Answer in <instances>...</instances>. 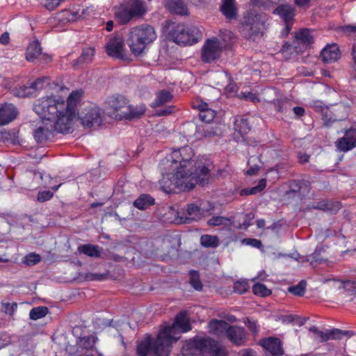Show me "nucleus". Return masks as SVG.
Returning a JSON list of instances; mask_svg holds the SVG:
<instances>
[{
  "label": "nucleus",
  "instance_id": "6e6552de",
  "mask_svg": "<svg viewBox=\"0 0 356 356\" xmlns=\"http://www.w3.org/2000/svg\"><path fill=\"white\" fill-rule=\"evenodd\" d=\"M146 8L142 0H128L120 4L115 12L116 17L122 22H129L131 19H139L145 14Z\"/></svg>",
  "mask_w": 356,
  "mask_h": 356
},
{
  "label": "nucleus",
  "instance_id": "5701e85b",
  "mask_svg": "<svg viewBox=\"0 0 356 356\" xmlns=\"http://www.w3.org/2000/svg\"><path fill=\"white\" fill-rule=\"evenodd\" d=\"M273 13L278 15L284 22H290L296 15L295 7L288 3H279Z\"/></svg>",
  "mask_w": 356,
  "mask_h": 356
},
{
  "label": "nucleus",
  "instance_id": "de8ad7c7",
  "mask_svg": "<svg viewBox=\"0 0 356 356\" xmlns=\"http://www.w3.org/2000/svg\"><path fill=\"white\" fill-rule=\"evenodd\" d=\"M332 29H334L337 33L345 35H350L351 34H356V26H352L350 24L345 26H338L334 27V25L331 27Z\"/></svg>",
  "mask_w": 356,
  "mask_h": 356
},
{
  "label": "nucleus",
  "instance_id": "052dcab7",
  "mask_svg": "<svg viewBox=\"0 0 356 356\" xmlns=\"http://www.w3.org/2000/svg\"><path fill=\"white\" fill-rule=\"evenodd\" d=\"M40 261V255L32 253L26 257L25 262L28 265H35L38 264Z\"/></svg>",
  "mask_w": 356,
  "mask_h": 356
},
{
  "label": "nucleus",
  "instance_id": "2eb2a0df",
  "mask_svg": "<svg viewBox=\"0 0 356 356\" xmlns=\"http://www.w3.org/2000/svg\"><path fill=\"white\" fill-rule=\"evenodd\" d=\"M264 24H241L239 31L247 40L257 41L264 34Z\"/></svg>",
  "mask_w": 356,
  "mask_h": 356
},
{
  "label": "nucleus",
  "instance_id": "58836bf2",
  "mask_svg": "<svg viewBox=\"0 0 356 356\" xmlns=\"http://www.w3.org/2000/svg\"><path fill=\"white\" fill-rule=\"evenodd\" d=\"M325 252V248L323 245L317 246L312 254L309 256L311 264H319L325 262L327 259L322 255Z\"/></svg>",
  "mask_w": 356,
  "mask_h": 356
},
{
  "label": "nucleus",
  "instance_id": "4be33fe9",
  "mask_svg": "<svg viewBox=\"0 0 356 356\" xmlns=\"http://www.w3.org/2000/svg\"><path fill=\"white\" fill-rule=\"evenodd\" d=\"M17 110L12 104H0V126L14 120L17 115Z\"/></svg>",
  "mask_w": 356,
  "mask_h": 356
},
{
  "label": "nucleus",
  "instance_id": "4d7b16f0",
  "mask_svg": "<svg viewBox=\"0 0 356 356\" xmlns=\"http://www.w3.org/2000/svg\"><path fill=\"white\" fill-rule=\"evenodd\" d=\"M53 196V192L50 191H42L38 193L37 200L40 202H44L51 199Z\"/></svg>",
  "mask_w": 356,
  "mask_h": 356
},
{
  "label": "nucleus",
  "instance_id": "c85d7f7f",
  "mask_svg": "<svg viewBox=\"0 0 356 356\" xmlns=\"http://www.w3.org/2000/svg\"><path fill=\"white\" fill-rule=\"evenodd\" d=\"M229 325L225 321L216 318L211 319L208 324L209 332L217 336H220L222 334H227Z\"/></svg>",
  "mask_w": 356,
  "mask_h": 356
},
{
  "label": "nucleus",
  "instance_id": "8fccbe9b",
  "mask_svg": "<svg viewBox=\"0 0 356 356\" xmlns=\"http://www.w3.org/2000/svg\"><path fill=\"white\" fill-rule=\"evenodd\" d=\"M307 319L305 318H301L296 315H287L284 319V321L287 323H294L300 327L302 326L305 323Z\"/></svg>",
  "mask_w": 356,
  "mask_h": 356
},
{
  "label": "nucleus",
  "instance_id": "79ce46f5",
  "mask_svg": "<svg viewBox=\"0 0 356 356\" xmlns=\"http://www.w3.org/2000/svg\"><path fill=\"white\" fill-rule=\"evenodd\" d=\"M77 14L78 11L63 10L58 15V22H76V15Z\"/></svg>",
  "mask_w": 356,
  "mask_h": 356
},
{
  "label": "nucleus",
  "instance_id": "a19ab883",
  "mask_svg": "<svg viewBox=\"0 0 356 356\" xmlns=\"http://www.w3.org/2000/svg\"><path fill=\"white\" fill-rule=\"evenodd\" d=\"M200 244L205 248H216L219 245V238L217 236L204 234L200 237Z\"/></svg>",
  "mask_w": 356,
  "mask_h": 356
},
{
  "label": "nucleus",
  "instance_id": "c03bdc74",
  "mask_svg": "<svg viewBox=\"0 0 356 356\" xmlns=\"http://www.w3.org/2000/svg\"><path fill=\"white\" fill-rule=\"evenodd\" d=\"M49 312V309L45 306L33 307L29 312L31 320H38L44 317Z\"/></svg>",
  "mask_w": 356,
  "mask_h": 356
},
{
  "label": "nucleus",
  "instance_id": "412c9836",
  "mask_svg": "<svg viewBox=\"0 0 356 356\" xmlns=\"http://www.w3.org/2000/svg\"><path fill=\"white\" fill-rule=\"evenodd\" d=\"M259 344L273 355L282 356L283 355L281 341L278 338H264L260 340Z\"/></svg>",
  "mask_w": 356,
  "mask_h": 356
},
{
  "label": "nucleus",
  "instance_id": "338daca9",
  "mask_svg": "<svg viewBox=\"0 0 356 356\" xmlns=\"http://www.w3.org/2000/svg\"><path fill=\"white\" fill-rule=\"evenodd\" d=\"M175 111V106H168L164 108H161L156 111V115L158 116H166L172 113Z\"/></svg>",
  "mask_w": 356,
  "mask_h": 356
},
{
  "label": "nucleus",
  "instance_id": "a878e982",
  "mask_svg": "<svg viewBox=\"0 0 356 356\" xmlns=\"http://www.w3.org/2000/svg\"><path fill=\"white\" fill-rule=\"evenodd\" d=\"M220 10L226 19L229 20L236 19L238 8L236 0H222Z\"/></svg>",
  "mask_w": 356,
  "mask_h": 356
},
{
  "label": "nucleus",
  "instance_id": "f3484780",
  "mask_svg": "<svg viewBox=\"0 0 356 356\" xmlns=\"http://www.w3.org/2000/svg\"><path fill=\"white\" fill-rule=\"evenodd\" d=\"M293 43L297 44L303 51L307 49L314 43L312 30L303 28L296 31Z\"/></svg>",
  "mask_w": 356,
  "mask_h": 356
},
{
  "label": "nucleus",
  "instance_id": "e2e57ef3",
  "mask_svg": "<svg viewBox=\"0 0 356 356\" xmlns=\"http://www.w3.org/2000/svg\"><path fill=\"white\" fill-rule=\"evenodd\" d=\"M243 243L257 248H260L262 246L261 241L257 238H244Z\"/></svg>",
  "mask_w": 356,
  "mask_h": 356
},
{
  "label": "nucleus",
  "instance_id": "b1692460",
  "mask_svg": "<svg viewBox=\"0 0 356 356\" xmlns=\"http://www.w3.org/2000/svg\"><path fill=\"white\" fill-rule=\"evenodd\" d=\"M252 118L248 115H237L234 120L235 131L242 136L248 134L252 129Z\"/></svg>",
  "mask_w": 356,
  "mask_h": 356
},
{
  "label": "nucleus",
  "instance_id": "ddd939ff",
  "mask_svg": "<svg viewBox=\"0 0 356 356\" xmlns=\"http://www.w3.org/2000/svg\"><path fill=\"white\" fill-rule=\"evenodd\" d=\"M106 52L107 54L114 58H118L123 61L130 62L132 60L124 49V42L119 38H112L106 44Z\"/></svg>",
  "mask_w": 356,
  "mask_h": 356
},
{
  "label": "nucleus",
  "instance_id": "473e14b6",
  "mask_svg": "<svg viewBox=\"0 0 356 356\" xmlns=\"http://www.w3.org/2000/svg\"><path fill=\"white\" fill-rule=\"evenodd\" d=\"M173 99L172 94L168 90L163 89L156 93L155 100L152 103V108H157L170 102Z\"/></svg>",
  "mask_w": 356,
  "mask_h": 356
},
{
  "label": "nucleus",
  "instance_id": "9d476101",
  "mask_svg": "<svg viewBox=\"0 0 356 356\" xmlns=\"http://www.w3.org/2000/svg\"><path fill=\"white\" fill-rule=\"evenodd\" d=\"M209 337H195L187 341L183 346L181 354L183 356H201L206 354Z\"/></svg>",
  "mask_w": 356,
  "mask_h": 356
},
{
  "label": "nucleus",
  "instance_id": "13d9d810",
  "mask_svg": "<svg viewBox=\"0 0 356 356\" xmlns=\"http://www.w3.org/2000/svg\"><path fill=\"white\" fill-rule=\"evenodd\" d=\"M225 220L228 219L223 216H213L208 220L207 224L210 226H219L222 225Z\"/></svg>",
  "mask_w": 356,
  "mask_h": 356
},
{
  "label": "nucleus",
  "instance_id": "774afa93",
  "mask_svg": "<svg viewBox=\"0 0 356 356\" xmlns=\"http://www.w3.org/2000/svg\"><path fill=\"white\" fill-rule=\"evenodd\" d=\"M344 287L348 291L352 292L356 295V281L347 280L344 282Z\"/></svg>",
  "mask_w": 356,
  "mask_h": 356
},
{
  "label": "nucleus",
  "instance_id": "9b49d317",
  "mask_svg": "<svg viewBox=\"0 0 356 356\" xmlns=\"http://www.w3.org/2000/svg\"><path fill=\"white\" fill-rule=\"evenodd\" d=\"M81 123L85 127L99 126L102 122L100 109L95 106H89L77 113Z\"/></svg>",
  "mask_w": 356,
  "mask_h": 356
},
{
  "label": "nucleus",
  "instance_id": "680f3d73",
  "mask_svg": "<svg viewBox=\"0 0 356 356\" xmlns=\"http://www.w3.org/2000/svg\"><path fill=\"white\" fill-rule=\"evenodd\" d=\"M89 9H83L81 13H79L78 12L77 15H76V22L77 21H89L91 18L89 16Z\"/></svg>",
  "mask_w": 356,
  "mask_h": 356
},
{
  "label": "nucleus",
  "instance_id": "603ef678",
  "mask_svg": "<svg viewBox=\"0 0 356 356\" xmlns=\"http://www.w3.org/2000/svg\"><path fill=\"white\" fill-rule=\"evenodd\" d=\"M250 288L247 281H236L234 283V291L243 294L245 293Z\"/></svg>",
  "mask_w": 356,
  "mask_h": 356
},
{
  "label": "nucleus",
  "instance_id": "49530a36",
  "mask_svg": "<svg viewBox=\"0 0 356 356\" xmlns=\"http://www.w3.org/2000/svg\"><path fill=\"white\" fill-rule=\"evenodd\" d=\"M252 292L254 295L264 298L268 297L272 293V291L261 283L254 284L252 286Z\"/></svg>",
  "mask_w": 356,
  "mask_h": 356
},
{
  "label": "nucleus",
  "instance_id": "f257e3e1",
  "mask_svg": "<svg viewBox=\"0 0 356 356\" xmlns=\"http://www.w3.org/2000/svg\"><path fill=\"white\" fill-rule=\"evenodd\" d=\"M167 161L175 172L163 175L159 181L161 188L166 193H178L193 189L196 184L205 186L209 181L213 161L206 156L197 160L184 159L180 149L174 151Z\"/></svg>",
  "mask_w": 356,
  "mask_h": 356
},
{
  "label": "nucleus",
  "instance_id": "72a5a7b5",
  "mask_svg": "<svg viewBox=\"0 0 356 356\" xmlns=\"http://www.w3.org/2000/svg\"><path fill=\"white\" fill-rule=\"evenodd\" d=\"M271 104L274 105L277 113H286L291 109L292 102L287 97H280L273 99Z\"/></svg>",
  "mask_w": 356,
  "mask_h": 356
},
{
  "label": "nucleus",
  "instance_id": "7ed1b4c3",
  "mask_svg": "<svg viewBox=\"0 0 356 356\" xmlns=\"http://www.w3.org/2000/svg\"><path fill=\"white\" fill-rule=\"evenodd\" d=\"M191 328L187 312L181 311L177 314L172 325L165 327L157 335L155 346L157 356H168L172 344L180 339L181 333Z\"/></svg>",
  "mask_w": 356,
  "mask_h": 356
},
{
  "label": "nucleus",
  "instance_id": "864d4df0",
  "mask_svg": "<svg viewBox=\"0 0 356 356\" xmlns=\"http://www.w3.org/2000/svg\"><path fill=\"white\" fill-rule=\"evenodd\" d=\"M47 77H40L30 83L33 93H35L37 90L42 89L44 88V83L47 81Z\"/></svg>",
  "mask_w": 356,
  "mask_h": 356
},
{
  "label": "nucleus",
  "instance_id": "393cba45",
  "mask_svg": "<svg viewBox=\"0 0 356 356\" xmlns=\"http://www.w3.org/2000/svg\"><path fill=\"white\" fill-rule=\"evenodd\" d=\"M156 339L154 341L151 336H147L144 341H140L136 348L138 356H147L149 353H152L153 356H157L155 351Z\"/></svg>",
  "mask_w": 356,
  "mask_h": 356
},
{
  "label": "nucleus",
  "instance_id": "69168bd1",
  "mask_svg": "<svg viewBox=\"0 0 356 356\" xmlns=\"http://www.w3.org/2000/svg\"><path fill=\"white\" fill-rule=\"evenodd\" d=\"M254 217L255 215L254 213L253 212H250L247 213L245 216V220L241 227L243 229H247L248 227H249L252 225L251 221L254 218Z\"/></svg>",
  "mask_w": 356,
  "mask_h": 356
},
{
  "label": "nucleus",
  "instance_id": "39448f33",
  "mask_svg": "<svg viewBox=\"0 0 356 356\" xmlns=\"http://www.w3.org/2000/svg\"><path fill=\"white\" fill-rule=\"evenodd\" d=\"M164 30L168 31V38L184 46L197 44L202 38V32L197 26L190 24H165Z\"/></svg>",
  "mask_w": 356,
  "mask_h": 356
},
{
  "label": "nucleus",
  "instance_id": "a18cd8bd",
  "mask_svg": "<svg viewBox=\"0 0 356 356\" xmlns=\"http://www.w3.org/2000/svg\"><path fill=\"white\" fill-rule=\"evenodd\" d=\"M306 286L307 282L302 280L298 284L289 286L288 291L295 296L302 297L305 293Z\"/></svg>",
  "mask_w": 356,
  "mask_h": 356
},
{
  "label": "nucleus",
  "instance_id": "bf43d9fd",
  "mask_svg": "<svg viewBox=\"0 0 356 356\" xmlns=\"http://www.w3.org/2000/svg\"><path fill=\"white\" fill-rule=\"evenodd\" d=\"M245 324L250 330V331L252 333L253 335H257L258 334L259 330L257 322L255 321H252L250 318H247L245 321Z\"/></svg>",
  "mask_w": 356,
  "mask_h": 356
},
{
  "label": "nucleus",
  "instance_id": "f8f14e48",
  "mask_svg": "<svg viewBox=\"0 0 356 356\" xmlns=\"http://www.w3.org/2000/svg\"><path fill=\"white\" fill-rule=\"evenodd\" d=\"M40 43L38 40L31 42L26 50V59L29 62L38 60L44 63H49L52 60L51 56L42 52Z\"/></svg>",
  "mask_w": 356,
  "mask_h": 356
},
{
  "label": "nucleus",
  "instance_id": "6e6d98bb",
  "mask_svg": "<svg viewBox=\"0 0 356 356\" xmlns=\"http://www.w3.org/2000/svg\"><path fill=\"white\" fill-rule=\"evenodd\" d=\"M2 310L10 316H13L14 312L16 311L17 308V304L16 302H13L12 304L9 302H2Z\"/></svg>",
  "mask_w": 356,
  "mask_h": 356
},
{
  "label": "nucleus",
  "instance_id": "f03ea898",
  "mask_svg": "<svg viewBox=\"0 0 356 356\" xmlns=\"http://www.w3.org/2000/svg\"><path fill=\"white\" fill-rule=\"evenodd\" d=\"M82 94L81 90L72 91L66 103L59 96H47L35 102L33 110L46 122H54L62 118L63 124L72 126Z\"/></svg>",
  "mask_w": 356,
  "mask_h": 356
},
{
  "label": "nucleus",
  "instance_id": "2f4dec72",
  "mask_svg": "<svg viewBox=\"0 0 356 356\" xmlns=\"http://www.w3.org/2000/svg\"><path fill=\"white\" fill-rule=\"evenodd\" d=\"M168 7L172 13L181 16L188 15V8L182 0H169Z\"/></svg>",
  "mask_w": 356,
  "mask_h": 356
},
{
  "label": "nucleus",
  "instance_id": "3c124183",
  "mask_svg": "<svg viewBox=\"0 0 356 356\" xmlns=\"http://www.w3.org/2000/svg\"><path fill=\"white\" fill-rule=\"evenodd\" d=\"M309 331L318 335L320 338L321 342H325L330 340V330L326 332L320 331L316 326H312L309 328Z\"/></svg>",
  "mask_w": 356,
  "mask_h": 356
},
{
  "label": "nucleus",
  "instance_id": "dca6fc26",
  "mask_svg": "<svg viewBox=\"0 0 356 356\" xmlns=\"http://www.w3.org/2000/svg\"><path fill=\"white\" fill-rule=\"evenodd\" d=\"M337 149L343 152H348L356 147V127H350L345 131L343 137L336 142Z\"/></svg>",
  "mask_w": 356,
  "mask_h": 356
},
{
  "label": "nucleus",
  "instance_id": "aec40b11",
  "mask_svg": "<svg viewBox=\"0 0 356 356\" xmlns=\"http://www.w3.org/2000/svg\"><path fill=\"white\" fill-rule=\"evenodd\" d=\"M193 107L200 111L198 114L200 120L206 123H211L216 115V111L208 108L207 103L202 100H197L193 102Z\"/></svg>",
  "mask_w": 356,
  "mask_h": 356
},
{
  "label": "nucleus",
  "instance_id": "bb28decb",
  "mask_svg": "<svg viewBox=\"0 0 356 356\" xmlns=\"http://www.w3.org/2000/svg\"><path fill=\"white\" fill-rule=\"evenodd\" d=\"M95 49L92 47H86L82 49L80 56L72 62L74 69L81 67L85 64L91 63L93 60Z\"/></svg>",
  "mask_w": 356,
  "mask_h": 356
},
{
  "label": "nucleus",
  "instance_id": "6ab92c4d",
  "mask_svg": "<svg viewBox=\"0 0 356 356\" xmlns=\"http://www.w3.org/2000/svg\"><path fill=\"white\" fill-rule=\"evenodd\" d=\"M226 336L233 344L238 346L244 345L246 341V332L243 327L230 325Z\"/></svg>",
  "mask_w": 356,
  "mask_h": 356
},
{
  "label": "nucleus",
  "instance_id": "09e8293b",
  "mask_svg": "<svg viewBox=\"0 0 356 356\" xmlns=\"http://www.w3.org/2000/svg\"><path fill=\"white\" fill-rule=\"evenodd\" d=\"M186 213L188 217L183 222L184 223L188 222V220L191 219V216H197L200 213V208L196 204H188L186 207Z\"/></svg>",
  "mask_w": 356,
  "mask_h": 356
},
{
  "label": "nucleus",
  "instance_id": "cd10ccee",
  "mask_svg": "<svg viewBox=\"0 0 356 356\" xmlns=\"http://www.w3.org/2000/svg\"><path fill=\"white\" fill-rule=\"evenodd\" d=\"M78 251L90 257L106 259V254L102 253V248L97 245L84 244L78 247Z\"/></svg>",
  "mask_w": 356,
  "mask_h": 356
},
{
  "label": "nucleus",
  "instance_id": "5fc2aeb1",
  "mask_svg": "<svg viewBox=\"0 0 356 356\" xmlns=\"http://www.w3.org/2000/svg\"><path fill=\"white\" fill-rule=\"evenodd\" d=\"M326 211L331 213H336L341 207V204L339 202L325 201Z\"/></svg>",
  "mask_w": 356,
  "mask_h": 356
},
{
  "label": "nucleus",
  "instance_id": "c9c22d12",
  "mask_svg": "<svg viewBox=\"0 0 356 356\" xmlns=\"http://www.w3.org/2000/svg\"><path fill=\"white\" fill-rule=\"evenodd\" d=\"M266 186V179H261L259 181L256 186L252 188H245L241 190L239 194L241 196H247L250 195H255L261 192Z\"/></svg>",
  "mask_w": 356,
  "mask_h": 356
},
{
  "label": "nucleus",
  "instance_id": "1a4fd4ad",
  "mask_svg": "<svg viewBox=\"0 0 356 356\" xmlns=\"http://www.w3.org/2000/svg\"><path fill=\"white\" fill-rule=\"evenodd\" d=\"M224 50V44L220 40L212 36L205 40L200 50V59L205 64L216 63L221 58Z\"/></svg>",
  "mask_w": 356,
  "mask_h": 356
},
{
  "label": "nucleus",
  "instance_id": "ea45409f",
  "mask_svg": "<svg viewBox=\"0 0 356 356\" xmlns=\"http://www.w3.org/2000/svg\"><path fill=\"white\" fill-rule=\"evenodd\" d=\"M12 93L15 96L22 98L29 97L34 94L30 83L13 88L12 90Z\"/></svg>",
  "mask_w": 356,
  "mask_h": 356
},
{
  "label": "nucleus",
  "instance_id": "0eeeda50",
  "mask_svg": "<svg viewBox=\"0 0 356 356\" xmlns=\"http://www.w3.org/2000/svg\"><path fill=\"white\" fill-rule=\"evenodd\" d=\"M63 120L61 118L54 122H46L42 120L41 125L33 131V138L37 143L42 144L51 140L54 137L55 132L70 133L72 126L63 124Z\"/></svg>",
  "mask_w": 356,
  "mask_h": 356
},
{
  "label": "nucleus",
  "instance_id": "0e129e2a",
  "mask_svg": "<svg viewBox=\"0 0 356 356\" xmlns=\"http://www.w3.org/2000/svg\"><path fill=\"white\" fill-rule=\"evenodd\" d=\"M342 330L332 328L330 330V339L333 340H340L343 338Z\"/></svg>",
  "mask_w": 356,
  "mask_h": 356
},
{
  "label": "nucleus",
  "instance_id": "423d86ee",
  "mask_svg": "<svg viewBox=\"0 0 356 356\" xmlns=\"http://www.w3.org/2000/svg\"><path fill=\"white\" fill-rule=\"evenodd\" d=\"M107 109H110L111 115L121 120L122 119L131 120L140 118L145 113V110L141 109L138 113H134L131 106L129 105L128 100L122 95L110 97L106 102Z\"/></svg>",
  "mask_w": 356,
  "mask_h": 356
},
{
  "label": "nucleus",
  "instance_id": "7c9ffc66",
  "mask_svg": "<svg viewBox=\"0 0 356 356\" xmlns=\"http://www.w3.org/2000/svg\"><path fill=\"white\" fill-rule=\"evenodd\" d=\"M304 51L297 44L285 42L281 49V53L285 60L293 59Z\"/></svg>",
  "mask_w": 356,
  "mask_h": 356
},
{
  "label": "nucleus",
  "instance_id": "f704fd0d",
  "mask_svg": "<svg viewBox=\"0 0 356 356\" xmlns=\"http://www.w3.org/2000/svg\"><path fill=\"white\" fill-rule=\"evenodd\" d=\"M206 354H209L210 356H227L225 351L218 342L211 338H209Z\"/></svg>",
  "mask_w": 356,
  "mask_h": 356
},
{
  "label": "nucleus",
  "instance_id": "c756f323",
  "mask_svg": "<svg viewBox=\"0 0 356 356\" xmlns=\"http://www.w3.org/2000/svg\"><path fill=\"white\" fill-rule=\"evenodd\" d=\"M156 204L155 199L148 193L140 194L134 202V207L139 210H146Z\"/></svg>",
  "mask_w": 356,
  "mask_h": 356
},
{
  "label": "nucleus",
  "instance_id": "37998d69",
  "mask_svg": "<svg viewBox=\"0 0 356 356\" xmlns=\"http://www.w3.org/2000/svg\"><path fill=\"white\" fill-rule=\"evenodd\" d=\"M189 283L196 291H202L203 285L200 280V273L197 270H191L189 271Z\"/></svg>",
  "mask_w": 356,
  "mask_h": 356
},
{
  "label": "nucleus",
  "instance_id": "a211bd4d",
  "mask_svg": "<svg viewBox=\"0 0 356 356\" xmlns=\"http://www.w3.org/2000/svg\"><path fill=\"white\" fill-rule=\"evenodd\" d=\"M341 56L339 45L337 43L327 44L321 51L320 56L325 63H332L338 60Z\"/></svg>",
  "mask_w": 356,
  "mask_h": 356
},
{
  "label": "nucleus",
  "instance_id": "e433bc0d",
  "mask_svg": "<svg viewBox=\"0 0 356 356\" xmlns=\"http://www.w3.org/2000/svg\"><path fill=\"white\" fill-rule=\"evenodd\" d=\"M220 42L224 44V49H225L227 47L234 42L236 36L234 33L227 29H222L220 31L218 37Z\"/></svg>",
  "mask_w": 356,
  "mask_h": 356
},
{
  "label": "nucleus",
  "instance_id": "20e7f679",
  "mask_svg": "<svg viewBox=\"0 0 356 356\" xmlns=\"http://www.w3.org/2000/svg\"><path fill=\"white\" fill-rule=\"evenodd\" d=\"M157 38L154 27L149 24H141L132 28L127 39V44L132 54L140 57L145 54L148 46Z\"/></svg>",
  "mask_w": 356,
  "mask_h": 356
},
{
  "label": "nucleus",
  "instance_id": "4468645a",
  "mask_svg": "<svg viewBox=\"0 0 356 356\" xmlns=\"http://www.w3.org/2000/svg\"><path fill=\"white\" fill-rule=\"evenodd\" d=\"M311 190V183L305 179H293L289 181V190L285 192L286 195L298 197L302 199Z\"/></svg>",
  "mask_w": 356,
  "mask_h": 356
},
{
  "label": "nucleus",
  "instance_id": "4c0bfd02",
  "mask_svg": "<svg viewBox=\"0 0 356 356\" xmlns=\"http://www.w3.org/2000/svg\"><path fill=\"white\" fill-rule=\"evenodd\" d=\"M96 338L93 335L80 337L76 340V345L79 348L91 350L95 346Z\"/></svg>",
  "mask_w": 356,
  "mask_h": 356
}]
</instances>
